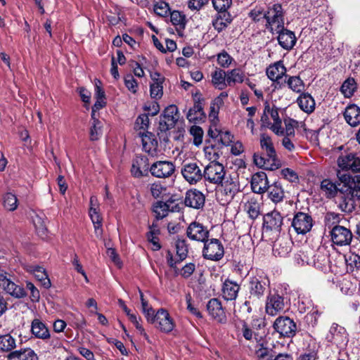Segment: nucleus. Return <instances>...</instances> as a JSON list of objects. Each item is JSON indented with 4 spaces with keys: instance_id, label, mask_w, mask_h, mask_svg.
<instances>
[{
    "instance_id": "393cba45",
    "label": "nucleus",
    "mask_w": 360,
    "mask_h": 360,
    "mask_svg": "<svg viewBox=\"0 0 360 360\" xmlns=\"http://www.w3.org/2000/svg\"><path fill=\"white\" fill-rule=\"evenodd\" d=\"M276 354V351L269 347L263 340L257 344L255 350V356L257 360H274Z\"/></svg>"
},
{
    "instance_id": "774afa93",
    "label": "nucleus",
    "mask_w": 360,
    "mask_h": 360,
    "mask_svg": "<svg viewBox=\"0 0 360 360\" xmlns=\"http://www.w3.org/2000/svg\"><path fill=\"white\" fill-rule=\"evenodd\" d=\"M232 58L225 51L219 53L217 56V62L219 65L223 68L229 67Z\"/></svg>"
},
{
    "instance_id": "680f3d73",
    "label": "nucleus",
    "mask_w": 360,
    "mask_h": 360,
    "mask_svg": "<svg viewBox=\"0 0 360 360\" xmlns=\"http://www.w3.org/2000/svg\"><path fill=\"white\" fill-rule=\"evenodd\" d=\"M125 86L133 94H136L138 90V83L133 75L129 74L124 79Z\"/></svg>"
},
{
    "instance_id": "6ab92c4d",
    "label": "nucleus",
    "mask_w": 360,
    "mask_h": 360,
    "mask_svg": "<svg viewBox=\"0 0 360 360\" xmlns=\"http://www.w3.org/2000/svg\"><path fill=\"white\" fill-rule=\"evenodd\" d=\"M277 36L278 44L285 50L290 51L293 49L297 42V38L294 32L290 31L285 27L282 30L275 32Z\"/></svg>"
},
{
    "instance_id": "b1692460",
    "label": "nucleus",
    "mask_w": 360,
    "mask_h": 360,
    "mask_svg": "<svg viewBox=\"0 0 360 360\" xmlns=\"http://www.w3.org/2000/svg\"><path fill=\"white\" fill-rule=\"evenodd\" d=\"M240 289V285L229 279H226L222 285V297L227 301L235 300Z\"/></svg>"
},
{
    "instance_id": "39448f33",
    "label": "nucleus",
    "mask_w": 360,
    "mask_h": 360,
    "mask_svg": "<svg viewBox=\"0 0 360 360\" xmlns=\"http://www.w3.org/2000/svg\"><path fill=\"white\" fill-rule=\"evenodd\" d=\"M181 173L184 179L191 185H195L203 179L202 165L199 162H184Z\"/></svg>"
},
{
    "instance_id": "0e129e2a",
    "label": "nucleus",
    "mask_w": 360,
    "mask_h": 360,
    "mask_svg": "<svg viewBox=\"0 0 360 360\" xmlns=\"http://www.w3.org/2000/svg\"><path fill=\"white\" fill-rule=\"evenodd\" d=\"M143 163L142 159H135L133 161L131 172L134 177H141L143 176V172L141 169V165Z\"/></svg>"
},
{
    "instance_id": "13d9d810",
    "label": "nucleus",
    "mask_w": 360,
    "mask_h": 360,
    "mask_svg": "<svg viewBox=\"0 0 360 360\" xmlns=\"http://www.w3.org/2000/svg\"><path fill=\"white\" fill-rule=\"evenodd\" d=\"M284 123L285 126L284 135L295 137V128L297 127L298 122L295 120L288 118L284 120Z\"/></svg>"
},
{
    "instance_id": "ddd939ff",
    "label": "nucleus",
    "mask_w": 360,
    "mask_h": 360,
    "mask_svg": "<svg viewBox=\"0 0 360 360\" xmlns=\"http://www.w3.org/2000/svg\"><path fill=\"white\" fill-rule=\"evenodd\" d=\"M265 310L272 316L285 311L284 297L278 293H269L266 300Z\"/></svg>"
},
{
    "instance_id": "5fc2aeb1",
    "label": "nucleus",
    "mask_w": 360,
    "mask_h": 360,
    "mask_svg": "<svg viewBox=\"0 0 360 360\" xmlns=\"http://www.w3.org/2000/svg\"><path fill=\"white\" fill-rule=\"evenodd\" d=\"M154 12L159 16L165 17L170 13V8L167 3L159 1L154 4Z\"/></svg>"
},
{
    "instance_id": "c756f323",
    "label": "nucleus",
    "mask_w": 360,
    "mask_h": 360,
    "mask_svg": "<svg viewBox=\"0 0 360 360\" xmlns=\"http://www.w3.org/2000/svg\"><path fill=\"white\" fill-rule=\"evenodd\" d=\"M143 149L149 155L153 156L157 154L158 142L155 135L147 133L141 136Z\"/></svg>"
},
{
    "instance_id": "cd10ccee",
    "label": "nucleus",
    "mask_w": 360,
    "mask_h": 360,
    "mask_svg": "<svg viewBox=\"0 0 360 360\" xmlns=\"http://www.w3.org/2000/svg\"><path fill=\"white\" fill-rule=\"evenodd\" d=\"M25 269L27 271L34 274L35 278L41 283V285L46 289L51 285L50 279L44 269L39 266L26 265Z\"/></svg>"
},
{
    "instance_id": "58836bf2",
    "label": "nucleus",
    "mask_w": 360,
    "mask_h": 360,
    "mask_svg": "<svg viewBox=\"0 0 360 360\" xmlns=\"http://www.w3.org/2000/svg\"><path fill=\"white\" fill-rule=\"evenodd\" d=\"M245 209L252 219H255L261 213V204L255 198H250L245 205Z\"/></svg>"
},
{
    "instance_id": "20e7f679",
    "label": "nucleus",
    "mask_w": 360,
    "mask_h": 360,
    "mask_svg": "<svg viewBox=\"0 0 360 360\" xmlns=\"http://www.w3.org/2000/svg\"><path fill=\"white\" fill-rule=\"evenodd\" d=\"M284 14L285 12L281 4H274L268 7L264 14L265 27L272 34L282 30L284 27Z\"/></svg>"
},
{
    "instance_id": "3c124183",
    "label": "nucleus",
    "mask_w": 360,
    "mask_h": 360,
    "mask_svg": "<svg viewBox=\"0 0 360 360\" xmlns=\"http://www.w3.org/2000/svg\"><path fill=\"white\" fill-rule=\"evenodd\" d=\"M170 21L176 26H179L181 29H184L186 25V17L184 14L178 11L170 12Z\"/></svg>"
},
{
    "instance_id": "9d476101",
    "label": "nucleus",
    "mask_w": 360,
    "mask_h": 360,
    "mask_svg": "<svg viewBox=\"0 0 360 360\" xmlns=\"http://www.w3.org/2000/svg\"><path fill=\"white\" fill-rule=\"evenodd\" d=\"M329 233L332 243L338 246L349 245L353 238L351 230L343 226H335Z\"/></svg>"
},
{
    "instance_id": "37998d69",
    "label": "nucleus",
    "mask_w": 360,
    "mask_h": 360,
    "mask_svg": "<svg viewBox=\"0 0 360 360\" xmlns=\"http://www.w3.org/2000/svg\"><path fill=\"white\" fill-rule=\"evenodd\" d=\"M357 89L356 83L354 78L347 79L341 86L340 91L346 98L352 96Z\"/></svg>"
},
{
    "instance_id": "864d4df0",
    "label": "nucleus",
    "mask_w": 360,
    "mask_h": 360,
    "mask_svg": "<svg viewBox=\"0 0 360 360\" xmlns=\"http://www.w3.org/2000/svg\"><path fill=\"white\" fill-rule=\"evenodd\" d=\"M356 199L353 198L352 196L349 198L348 196L344 197L342 200L340 202L339 207L342 210V211L345 212H352L355 209L354 200Z\"/></svg>"
},
{
    "instance_id": "473e14b6",
    "label": "nucleus",
    "mask_w": 360,
    "mask_h": 360,
    "mask_svg": "<svg viewBox=\"0 0 360 360\" xmlns=\"http://www.w3.org/2000/svg\"><path fill=\"white\" fill-rule=\"evenodd\" d=\"M284 84H286L291 91L297 94L303 93L305 87L303 80L299 76L285 75Z\"/></svg>"
},
{
    "instance_id": "6e6d98bb",
    "label": "nucleus",
    "mask_w": 360,
    "mask_h": 360,
    "mask_svg": "<svg viewBox=\"0 0 360 360\" xmlns=\"http://www.w3.org/2000/svg\"><path fill=\"white\" fill-rule=\"evenodd\" d=\"M212 4L219 13H226L232 4V0H212Z\"/></svg>"
},
{
    "instance_id": "c03bdc74",
    "label": "nucleus",
    "mask_w": 360,
    "mask_h": 360,
    "mask_svg": "<svg viewBox=\"0 0 360 360\" xmlns=\"http://www.w3.org/2000/svg\"><path fill=\"white\" fill-rule=\"evenodd\" d=\"M160 230L158 227L154 224L150 226V231L147 233V239L153 245V250H158L161 248L159 243L158 235Z\"/></svg>"
},
{
    "instance_id": "4d7b16f0",
    "label": "nucleus",
    "mask_w": 360,
    "mask_h": 360,
    "mask_svg": "<svg viewBox=\"0 0 360 360\" xmlns=\"http://www.w3.org/2000/svg\"><path fill=\"white\" fill-rule=\"evenodd\" d=\"M190 134L193 137V143L198 146L202 142L203 131L201 127L194 125L190 129Z\"/></svg>"
},
{
    "instance_id": "f8f14e48",
    "label": "nucleus",
    "mask_w": 360,
    "mask_h": 360,
    "mask_svg": "<svg viewBox=\"0 0 360 360\" xmlns=\"http://www.w3.org/2000/svg\"><path fill=\"white\" fill-rule=\"evenodd\" d=\"M186 236L191 240L204 243L209 238L210 231L207 227L201 223L193 221L186 229Z\"/></svg>"
},
{
    "instance_id": "dca6fc26",
    "label": "nucleus",
    "mask_w": 360,
    "mask_h": 360,
    "mask_svg": "<svg viewBox=\"0 0 360 360\" xmlns=\"http://www.w3.org/2000/svg\"><path fill=\"white\" fill-rule=\"evenodd\" d=\"M179 119L178 109L174 105L167 107L160 119V128L162 131H167L174 127Z\"/></svg>"
},
{
    "instance_id": "7c9ffc66",
    "label": "nucleus",
    "mask_w": 360,
    "mask_h": 360,
    "mask_svg": "<svg viewBox=\"0 0 360 360\" xmlns=\"http://www.w3.org/2000/svg\"><path fill=\"white\" fill-rule=\"evenodd\" d=\"M7 358L9 360L15 359L18 360H39L35 352L29 347L11 352Z\"/></svg>"
},
{
    "instance_id": "bb28decb",
    "label": "nucleus",
    "mask_w": 360,
    "mask_h": 360,
    "mask_svg": "<svg viewBox=\"0 0 360 360\" xmlns=\"http://www.w3.org/2000/svg\"><path fill=\"white\" fill-rule=\"evenodd\" d=\"M299 108L307 114H311L315 110L316 103L314 98L307 92L300 94L296 100Z\"/></svg>"
},
{
    "instance_id": "e2e57ef3",
    "label": "nucleus",
    "mask_w": 360,
    "mask_h": 360,
    "mask_svg": "<svg viewBox=\"0 0 360 360\" xmlns=\"http://www.w3.org/2000/svg\"><path fill=\"white\" fill-rule=\"evenodd\" d=\"M224 190L226 195L233 198L238 191V185L235 181H226L224 185Z\"/></svg>"
},
{
    "instance_id": "72a5a7b5",
    "label": "nucleus",
    "mask_w": 360,
    "mask_h": 360,
    "mask_svg": "<svg viewBox=\"0 0 360 360\" xmlns=\"http://www.w3.org/2000/svg\"><path fill=\"white\" fill-rule=\"evenodd\" d=\"M7 293L16 298H22L26 296L25 289L16 285L10 279L1 287Z\"/></svg>"
},
{
    "instance_id": "0eeeda50",
    "label": "nucleus",
    "mask_w": 360,
    "mask_h": 360,
    "mask_svg": "<svg viewBox=\"0 0 360 360\" xmlns=\"http://www.w3.org/2000/svg\"><path fill=\"white\" fill-rule=\"evenodd\" d=\"M202 255L212 261H219L224 255V248L219 239H207L204 243Z\"/></svg>"
},
{
    "instance_id": "f257e3e1",
    "label": "nucleus",
    "mask_w": 360,
    "mask_h": 360,
    "mask_svg": "<svg viewBox=\"0 0 360 360\" xmlns=\"http://www.w3.org/2000/svg\"><path fill=\"white\" fill-rule=\"evenodd\" d=\"M269 285V281L262 276H250L247 284L248 297L240 311L243 314L251 313L253 307L261 303Z\"/></svg>"
},
{
    "instance_id": "a211bd4d",
    "label": "nucleus",
    "mask_w": 360,
    "mask_h": 360,
    "mask_svg": "<svg viewBox=\"0 0 360 360\" xmlns=\"http://www.w3.org/2000/svg\"><path fill=\"white\" fill-rule=\"evenodd\" d=\"M286 68L284 66L282 61H278L272 65H270L266 70V74L269 79L276 82L279 87L283 86V82H281L283 76L285 77Z\"/></svg>"
},
{
    "instance_id": "09e8293b",
    "label": "nucleus",
    "mask_w": 360,
    "mask_h": 360,
    "mask_svg": "<svg viewBox=\"0 0 360 360\" xmlns=\"http://www.w3.org/2000/svg\"><path fill=\"white\" fill-rule=\"evenodd\" d=\"M103 124L100 120H95L92 122L90 129V139L91 141L98 140L103 134Z\"/></svg>"
},
{
    "instance_id": "f704fd0d",
    "label": "nucleus",
    "mask_w": 360,
    "mask_h": 360,
    "mask_svg": "<svg viewBox=\"0 0 360 360\" xmlns=\"http://www.w3.org/2000/svg\"><path fill=\"white\" fill-rule=\"evenodd\" d=\"M211 76L212 83L215 88L222 90L227 86L226 75L225 71L217 69L212 73Z\"/></svg>"
},
{
    "instance_id": "49530a36",
    "label": "nucleus",
    "mask_w": 360,
    "mask_h": 360,
    "mask_svg": "<svg viewBox=\"0 0 360 360\" xmlns=\"http://www.w3.org/2000/svg\"><path fill=\"white\" fill-rule=\"evenodd\" d=\"M242 335L245 340L252 342L255 341L257 344L262 340V336L255 333L246 323L243 325Z\"/></svg>"
},
{
    "instance_id": "412c9836",
    "label": "nucleus",
    "mask_w": 360,
    "mask_h": 360,
    "mask_svg": "<svg viewBox=\"0 0 360 360\" xmlns=\"http://www.w3.org/2000/svg\"><path fill=\"white\" fill-rule=\"evenodd\" d=\"M184 203L188 207L200 209L205 204V196L200 191L191 189L186 193Z\"/></svg>"
},
{
    "instance_id": "79ce46f5",
    "label": "nucleus",
    "mask_w": 360,
    "mask_h": 360,
    "mask_svg": "<svg viewBox=\"0 0 360 360\" xmlns=\"http://www.w3.org/2000/svg\"><path fill=\"white\" fill-rule=\"evenodd\" d=\"M16 346L15 340L10 334L0 335V351L8 352Z\"/></svg>"
},
{
    "instance_id": "f3484780",
    "label": "nucleus",
    "mask_w": 360,
    "mask_h": 360,
    "mask_svg": "<svg viewBox=\"0 0 360 360\" xmlns=\"http://www.w3.org/2000/svg\"><path fill=\"white\" fill-rule=\"evenodd\" d=\"M283 224V217L276 210L271 211L263 217V226L266 230L280 233Z\"/></svg>"
},
{
    "instance_id": "5701e85b",
    "label": "nucleus",
    "mask_w": 360,
    "mask_h": 360,
    "mask_svg": "<svg viewBox=\"0 0 360 360\" xmlns=\"http://www.w3.org/2000/svg\"><path fill=\"white\" fill-rule=\"evenodd\" d=\"M266 192L267 193L268 198L276 204L282 202L285 198L284 189L279 181H274L269 184Z\"/></svg>"
},
{
    "instance_id": "e433bc0d",
    "label": "nucleus",
    "mask_w": 360,
    "mask_h": 360,
    "mask_svg": "<svg viewBox=\"0 0 360 360\" xmlns=\"http://www.w3.org/2000/svg\"><path fill=\"white\" fill-rule=\"evenodd\" d=\"M227 86H233L236 83L244 82L245 74L238 68H236L226 72Z\"/></svg>"
},
{
    "instance_id": "8fccbe9b",
    "label": "nucleus",
    "mask_w": 360,
    "mask_h": 360,
    "mask_svg": "<svg viewBox=\"0 0 360 360\" xmlns=\"http://www.w3.org/2000/svg\"><path fill=\"white\" fill-rule=\"evenodd\" d=\"M153 211L158 219H163L169 212L167 204L162 201H158L155 204Z\"/></svg>"
},
{
    "instance_id": "4468645a",
    "label": "nucleus",
    "mask_w": 360,
    "mask_h": 360,
    "mask_svg": "<svg viewBox=\"0 0 360 360\" xmlns=\"http://www.w3.org/2000/svg\"><path fill=\"white\" fill-rule=\"evenodd\" d=\"M155 324L160 331L169 333L175 327V323L169 312L165 309H160L155 313Z\"/></svg>"
},
{
    "instance_id": "2eb2a0df",
    "label": "nucleus",
    "mask_w": 360,
    "mask_h": 360,
    "mask_svg": "<svg viewBox=\"0 0 360 360\" xmlns=\"http://www.w3.org/2000/svg\"><path fill=\"white\" fill-rule=\"evenodd\" d=\"M89 217L92 221V223L95 229V234L97 238H101L103 235L102 229V217L99 213V204L98 202L97 198L92 195L90 198V208H89Z\"/></svg>"
},
{
    "instance_id": "052dcab7",
    "label": "nucleus",
    "mask_w": 360,
    "mask_h": 360,
    "mask_svg": "<svg viewBox=\"0 0 360 360\" xmlns=\"http://www.w3.org/2000/svg\"><path fill=\"white\" fill-rule=\"evenodd\" d=\"M265 12L261 6H256L250 11L248 15L254 22H257L264 19Z\"/></svg>"
},
{
    "instance_id": "69168bd1",
    "label": "nucleus",
    "mask_w": 360,
    "mask_h": 360,
    "mask_svg": "<svg viewBox=\"0 0 360 360\" xmlns=\"http://www.w3.org/2000/svg\"><path fill=\"white\" fill-rule=\"evenodd\" d=\"M150 191L151 195L155 198H158L166 191V188L160 183H154L150 185Z\"/></svg>"
},
{
    "instance_id": "1a4fd4ad",
    "label": "nucleus",
    "mask_w": 360,
    "mask_h": 360,
    "mask_svg": "<svg viewBox=\"0 0 360 360\" xmlns=\"http://www.w3.org/2000/svg\"><path fill=\"white\" fill-rule=\"evenodd\" d=\"M273 327L282 337L292 338L295 335L297 330L295 323L288 316L278 317L275 320Z\"/></svg>"
},
{
    "instance_id": "a878e982",
    "label": "nucleus",
    "mask_w": 360,
    "mask_h": 360,
    "mask_svg": "<svg viewBox=\"0 0 360 360\" xmlns=\"http://www.w3.org/2000/svg\"><path fill=\"white\" fill-rule=\"evenodd\" d=\"M207 309L209 314L218 321L221 322L225 319L226 316L224 309L218 299H211L207 304Z\"/></svg>"
},
{
    "instance_id": "bf43d9fd",
    "label": "nucleus",
    "mask_w": 360,
    "mask_h": 360,
    "mask_svg": "<svg viewBox=\"0 0 360 360\" xmlns=\"http://www.w3.org/2000/svg\"><path fill=\"white\" fill-rule=\"evenodd\" d=\"M328 264V259L324 255H316L314 259V266L321 271L326 270Z\"/></svg>"
},
{
    "instance_id": "4be33fe9",
    "label": "nucleus",
    "mask_w": 360,
    "mask_h": 360,
    "mask_svg": "<svg viewBox=\"0 0 360 360\" xmlns=\"http://www.w3.org/2000/svg\"><path fill=\"white\" fill-rule=\"evenodd\" d=\"M268 186V179L265 172H259L252 175L251 188L254 193L262 194L266 192Z\"/></svg>"
},
{
    "instance_id": "4c0bfd02",
    "label": "nucleus",
    "mask_w": 360,
    "mask_h": 360,
    "mask_svg": "<svg viewBox=\"0 0 360 360\" xmlns=\"http://www.w3.org/2000/svg\"><path fill=\"white\" fill-rule=\"evenodd\" d=\"M231 22V15L229 13L218 14L212 21V25L218 32L224 30Z\"/></svg>"
},
{
    "instance_id": "f03ea898",
    "label": "nucleus",
    "mask_w": 360,
    "mask_h": 360,
    "mask_svg": "<svg viewBox=\"0 0 360 360\" xmlns=\"http://www.w3.org/2000/svg\"><path fill=\"white\" fill-rule=\"evenodd\" d=\"M260 146L262 150L265 151L266 157L256 153L254 154L253 160L255 165L268 170L278 169L281 163L271 137L266 134H262L260 136Z\"/></svg>"
},
{
    "instance_id": "9b49d317",
    "label": "nucleus",
    "mask_w": 360,
    "mask_h": 360,
    "mask_svg": "<svg viewBox=\"0 0 360 360\" xmlns=\"http://www.w3.org/2000/svg\"><path fill=\"white\" fill-rule=\"evenodd\" d=\"M175 169V165L172 162L161 160L151 165L150 172L155 177L165 179L172 176Z\"/></svg>"
},
{
    "instance_id": "c85d7f7f",
    "label": "nucleus",
    "mask_w": 360,
    "mask_h": 360,
    "mask_svg": "<svg viewBox=\"0 0 360 360\" xmlns=\"http://www.w3.org/2000/svg\"><path fill=\"white\" fill-rule=\"evenodd\" d=\"M346 122L352 127L360 124V108L355 104L349 105L344 112Z\"/></svg>"
},
{
    "instance_id": "6e6552de",
    "label": "nucleus",
    "mask_w": 360,
    "mask_h": 360,
    "mask_svg": "<svg viewBox=\"0 0 360 360\" xmlns=\"http://www.w3.org/2000/svg\"><path fill=\"white\" fill-rule=\"evenodd\" d=\"M313 224L314 220L310 214L297 212L292 218L291 226L297 234L304 235L311 231Z\"/></svg>"
},
{
    "instance_id": "de8ad7c7",
    "label": "nucleus",
    "mask_w": 360,
    "mask_h": 360,
    "mask_svg": "<svg viewBox=\"0 0 360 360\" xmlns=\"http://www.w3.org/2000/svg\"><path fill=\"white\" fill-rule=\"evenodd\" d=\"M176 255L179 258V261L184 260L188 255V246L184 239H177L176 240Z\"/></svg>"
},
{
    "instance_id": "338daca9",
    "label": "nucleus",
    "mask_w": 360,
    "mask_h": 360,
    "mask_svg": "<svg viewBox=\"0 0 360 360\" xmlns=\"http://www.w3.org/2000/svg\"><path fill=\"white\" fill-rule=\"evenodd\" d=\"M319 316V311L316 308H313L312 310L305 316V320L309 325L314 327L318 321Z\"/></svg>"
},
{
    "instance_id": "aec40b11",
    "label": "nucleus",
    "mask_w": 360,
    "mask_h": 360,
    "mask_svg": "<svg viewBox=\"0 0 360 360\" xmlns=\"http://www.w3.org/2000/svg\"><path fill=\"white\" fill-rule=\"evenodd\" d=\"M203 98L195 99L193 108H190L186 115V118L190 122L200 123L205 120L206 115L203 110Z\"/></svg>"
},
{
    "instance_id": "7ed1b4c3",
    "label": "nucleus",
    "mask_w": 360,
    "mask_h": 360,
    "mask_svg": "<svg viewBox=\"0 0 360 360\" xmlns=\"http://www.w3.org/2000/svg\"><path fill=\"white\" fill-rule=\"evenodd\" d=\"M336 175L338 179L344 184L351 182L352 176L349 174L360 173V157L355 153H342L337 159Z\"/></svg>"
},
{
    "instance_id": "c9c22d12",
    "label": "nucleus",
    "mask_w": 360,
    "mask_h": 360,
    "mask_svg": "<svg viewBox=\"0 0 360 360\" xmlns=\"http://www.w3.org/2000/svg\"><path fill=\"white\" fill-rule=\"evenodd\" d=\"M2 205L7 211H15L18 207V200L16 195L11 192L4 193L2 196Z\"/></svg>"
},
{
    "instance_id": "423d86ee",
    "label": "nucleus",
    "mask_w": 360,
    "mask_h": 360,
    "mask_svg": "<svg viewBox=\"0 0 360 360\" xmlns=\"http://www.w3.org/2000/svg\"><path fill=\"white\" fill-rule=\"evenodd\" d=\"M226 170L222 164L213 160L203 168V178L213 184H222Z\"/></svg>"
},
{
    "instance_id": "a19ab883",
    "label": "nucleus",
    "mask_w": 360,
    "mask_h": 360,
    "mask_svg": "<svg viewBox=\"0 0 360 360\" xmlns=\"http://www.w3.org/2000/svg\"><path fill=\"white\" fill-rule=\"evenodd\" d=\"M155 75L158 76L157 82L150 84V96L153 98H160L163 94L162 83L164 78L158 73L155 72Z\"/></svg>"
},
{
    "instance_id": "ea45409f",
    "label": "nucleus",
    "mask_w": 360,
    "mask_h": 360,
    "mask_svg": "<svg viewBox=\"0 0 360 360\" xmlns=\"http://www.w3.org/2000/svg\"><path fill=\"white\" fill-rule=\"evenodd\" d=\"M321 189L328 198H334L338 193V187L330 179H323L321 183Z\"/></svg>"
},
{
    "instance_id": "a18cd8bd",
    "label": "nucleus",
    "mask_w": 360,
    "mask_h": 360,
    "mask_svg": "<svg viewBox=\"0 0 360 360\" xmlns=\"http://www.w3.org/2000/svg\"><path fill=\"white\" fill-rule=\"evenodd\" d=\"M347 195H350L356 200H360V176H355L352 178Z\"/></svg>"
},
{
    "instance_id": "603ef678",
    "label": "nucleus",
    "mask_w": 360,
    "mask_h": 360,
    "mask_svg": "<svg viewBox=\"0 0 360 360\" xmlns=\"http://www.w3.org/2000/svg\"><path fill=\"white\" fill-rule=\"evenodd\" d=\"M340 215L335 212H328L324 217V223L326 227L330 230L335 226H339L338 224L340 222Z\"/></svg>"
},
{
    "instance_id": "2f4dec72",
    "label": "nucleus",
    "mask_w": 360,
    "mask_h": 360,
    "mask_svg": "<svg viewBox=\"0 0 360 360\" xmlns=\"http://www.w3.org/2000/svg\"><path fill=\"white\" fill-rule=\"evenodd\" d=\"M32 333L37 338L46 340L50 338V333L46 325L39 319H34L31 326Z\"/></svg>"
}]
</instances>
